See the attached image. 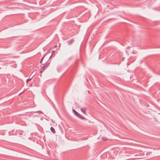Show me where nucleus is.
<instances>
[{"instance_id":"nucleus-9","label":"nucleus","mask_w":160,"mask_h":160,"mask_svg":"<svg viewBox=\"0 0 160 160\" xmlns=\"http://www.w3.org/2000/svg\"><path fill=\"white\" fill-rule=\"evenodd\" d=\"M45 56V55H44V57H43L42 58V59L41 60V61H40V63H41L42 62V60H43V59L44 58Z\"/></svg>"},{"instance_id":"nucleus-4","label":"nucleus","mask_w":160,"mask_h":160,"mask_svg":"<svg viewBox=\"0 0 160 160\" xmlns=\"http://www.w3.org/2000/svg\"><path fill=\"white\" fill-rule=\"evenodd\" d=\"M50 129H51V132L53 133H55L56 132V131H55L54 128L53 127H51Z\"/></svg>"},{"instance_id":"nucleus-12","label":"nucleus","mask_w":160,"mask_h":160,"mask_svg":"<svg viewBox=\"0 0 160 160\" xmlns=\"http://www.w3.org/2000/svg\"><path fill=\"white\" fill-rule=\"evenodd\" d=\"M52 55H51L50 56V57H49V59H50V58H51V57H52Z\"/></svg>"},{"instance_id":"nucleus-8","label":"nucleus","mask_w":160,"mask_h":160,"mask_svg":"<svg viewBox=\"0 0 160 160\" xmlns=\"http://www.w3.org/2000/svg\"><path fill=\"white\" fill-rule=\"evenodd\" d=\"M49 65V63L48 62H46L44 66H45V67H46L47 66H48Z\"/></svg>"},{"instance_id":"nucleus-2","label":"nucleus","mask_w":160,"mask_h":160,"mask_svg":"<svg viewBox=\"0 0 160 160\" xmlns=\"http://www.w3.org/2000/svg\"><path fill=\"white\" fill-rule=\"evenodd\" d=\"M74 41L73 39H72L67 41V43L68 45H70L74 42Z\"/></svg>"},{"instance_id":"nucleus-13","label":"nucleus","mask_w":160,"mask_h":160,"mask_svg":"<svg viewBox=\"0 0 160 160\" xmlns=\"http://www.w3.org/2000/svg\"><path fill=\"white\" fill-rule=\"evenodd\" d=\"M56 47V46L55 45V46H54V48H55Z\"/></svg>"},{"instance_id":"nucleus-6","label":"nucleus","mask_w":160,"mask_h":160,"mask_svg":"<svg viewBox=\"0 0 160 160\" xmlns=\"http://www.w3.org/2000/svg\"><path fill=\"white\" fill-rule=\"evenodd\" d=\"M102 140L103 141H106L108 140V138L106 137H102Z\"/></svg>"},{"instance_id":"nucleus-7","label":"nucleus","mask_w":160,"mask_h":160,"mask_svg":"<svg viewBox=\"0 0 160 160\" xmlns=\"http://www.w3.org/2000/svg\"><path fill=\"white\" fill-rule=\"evenodd\" d=\"M45 66H43L41 68V70H44L45 68Z\"/></svg>"},{"instance_id":"nucleus-5","label":"nucleus","mask_w":160,"mask_h":160,"mask_svg":"<svg viewBox=\"0 0 160 160\" xmlns=\"http://www.w3.org/2000/svg\"><path fill=\"white\" fill-rule=\"evenodd\" d=\"M72 111L74 113V114L77 116V115H78V114L79 113H78L75 110L73 109Z\"/></svg>"},{"instance_id":"nucleus-10","label":"nucleus","mask_w":160,"mask_h":160,"mask_svg":"<svg viewBox=\"0 0 160 160\" xmlns=\"http://www.w3.org/2000/svg\"><path fill=\"white\" fill-rule=\"evenodd\" d=\"M32 78H31L30 79H27L26 80V82H28L29 81H30L32 79Z\"/></svg>"},{"instance_id":"nucleus-1","label":"nucleus","mask_w":160,"mask_h":160,"mask_svg":"<svg viewBox=\"0 0 160 160\" xmlns=\"http://www.w3.org/2000/svg\"><path fill=\"white\" fill-rule=\"evenodd\" d=\"M77 117H78V118H80L81 119H83L85 120H87L88 119L85 118L82 115L80 114L79 113L78 114V115H77Z\"/></svg>"},{"instance_id":"nucleus-3","label":"nucleus","mask_w":160,"mask_h":160,"mask_svg":"<svg viewBox=\"0 0 160 160\" xmlns=\"http://www.w3.org/2000/svg\"><path fill=\"white\" fill-rule=\"evenodd\" d=\"M81 110L84 114H85V115L86 114V108H81Z\"/></svg>"},{"instance_id":"nucleus-11","label":"nucleus","mask_w":160,"mask_h":160,"mask_svg":"<svg viewBox=\"0 0 160 160\" xmlns=\"http://www.w3.org/2000/svg\"><path fill=\"white\" fill-rule=\"evenodd\" d=\"M55 52V51H52V55H53Z\"/></svg>"}]
</instances>
